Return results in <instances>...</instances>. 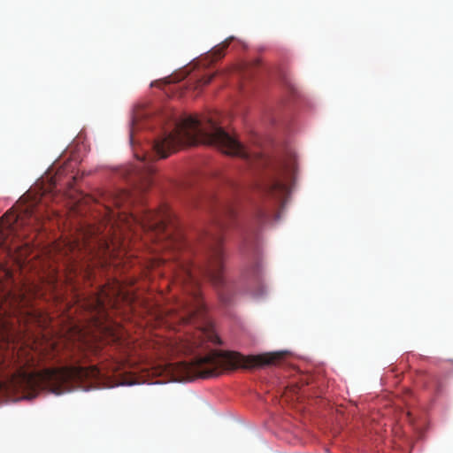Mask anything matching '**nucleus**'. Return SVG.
<instances>
[{"label": "nucleus", "mask_w": 453, "mask_h": 453, "mask_svg": "<svg viewBox=\"0 0 453 453\" xmlns=\"http://www.w3.org/2000/svg\"><path fill=\"white\" fill-rule=\"evenodd\" d=\"M233 39H234L233 37H229V38L226 39L224 42H222L220 44L216 46L211 50L212 57L215 59L221 58L224 56V54H225L224 52H225L226 49L229 46V44H230V42H232Z\"/></svg>", "instance_id": "nucleus-9"}, {"label": "nucleus", "mask_w": 453, "mask_h": 453, "mask_svg": "<svg viewBox=\"0 0 453 453\" xmlns=\"http://www.w3.org/2000/svg\"><path fill=\"white\" fill-rule=\"evenodd\" d=\"M204 206L211 215V224L204 233L209 252L206 265L199 269L217 288L220 301L225 304L231 303L232 288L224 278V252L222 250V233L235 217L233 202L214 196L204 200Z\"/></svg>", "instance_id": "nucleus-3"}, {"label": "nucleus", "mask_w": 453, "mask_h": 453, "mask_svg": "<svg viewBox=\"0 0 453 453\" xmlns=\"http://www.w3.org/2000/svg\"><path fill=\"white\" fill-rule=\"evenodd\" d=\"M213 77H214L213 73H211V74L206 73V74H203V75L200 76L199 78H197L196 80V86H195V88H200L202 87L206 86L207 84H209L211 81Z\"/></svg>", "instance_id": "nucleus-11"}, {"label": "nucleus", "mask_w": 453, "mask_h": 453, "mask_svg": "<svg viewBox=\"0 0 453 453\" xmlns=\"http://www.w3.org/2000/svg\"><path fill=\"white\" fill-rule=\"evenodd\" d=\"M150 175L152 174V170L150 169V173H149Z\"/></svg>", "instance_id": "nucleus-16"}, {"label": "nucleus", "mask_w": 453, "mask_h": 453, "mask_svg": "<svg viewBox=\"0 0 453 453\" xmlns=\"http://www.w3.org/2000/svg\"><path fill=\"white\" fill-rule=\"evenodd\" d=\"M243 249L244 250H248L250 249H253V250H257V234L255 233H251V234H247L244 237H243Z\"/></svg>", "instance_id": "nucleus-10"}, {"label": "nucleus", "mask_w": 453, "mask_h": 453, "mask_svg": "<svg viewBox=\"0 0 453 453\" xmlns=\"http://www.w3.org/2000/svg\"><path fill=\"white\" fill-rule=\"evenodd\" d=\"M284 352L265 353L256 356H242L234 351L211 350L205 356L196 357L190 362H180L173 367L175 380H192L195 378H210L226 370L257 368L278 364Z\"/></svg>", "instance_id": "nucleus-4"}, {"label": "nucleus", "mask_w": 453, "mask_h": 453, "mask_svg": "<svg viewBox=\"0 0 453 453\" xmlns=\"http://www.w3.org/2000/svg\"><path fill=\"white\" fill-rule=\"evenodd\" d=\"M196 144L213 145L227 155L244 159L250 157L243 144L220 127L216 112L176 120L171 132L154 142L153 150L159 157L165 158L181 146Z\"/></svg>", "instance_id": "nucleus-2"}, {"label": "nucleus", "mask_w": 453, "mask_h": 453, "mask_svg": "<svg viewBox=\"0 0 453 453\" xmlns=\"http://www.w3.org/2000/svg\"><path fill=\"white\" fill-rule=\"evenodd\" d=\"M151 184H152V180H151L150 176H148L147 179L145 180L144 183H142L141 185L140 188L142 191H145Z\"/></svg>", "instance_id": "nucleus-13"}, {"label": "nucleus", "mask_w": 453, "mask_h": 453, "mask_svg": "<svg viewBox=\"0 0 453 453\" xmlns=\"http://www.w3.org/2000/svg\"><path fill=\"white\" fill-rule=\"evenodd\" d=\"M296 170V160L294 156H291L284 164L280 173L276 175L270 176L264 184L262 188L263 192L274 199L275 202L273 206H268V210L264 208L258 209L256 215L257 224L262 225L270 222L273 219L277 217L275 213L276 206L282 202L284 196L287 195V182L294 179Z\"/></svg>", "instance_id": "nucleus-7"}, {"label": "nucleus", "mask_w": 453, "mask_h": 453, "mask_svg": "<svg viewBox=\"0 0 453 453\" xmlns=\"http://www.w3.org/2000/svg\"><path fill=\"white\" fill-rule=\"evenodd\" d=\"M201 344H202L201 340H196V339L192 340L191 346L189 347L190 351H194L196 349L199 348Z\"/></svg>", "instance_id": "nucleus-14"}, {"label": "nucleus", "mask_w": 453, "mask_h": 453, "mask_svg": "<svg viewBox=\"0 0 453 453\" xmlns=\"http://www.w3.org/2000/svg\"><path fill=\"white\" fill-rule=\"evenodd\" d=\"M260 272H261L260 265L257 262L253 265L250 273H251L252 277H254L255 280H258L259 276H260Z\"/></svg>", "instance_id": "nucleus-12"}, {"label": "nucleus", "mask_w": 453, "mask_h": 453, "mask_svg": "<svg viewBox=\"0 0 453 453\" xmlns=\"http://www.w3.org/2000/svg\"><path fill=\"white\" fill-rule=\"evenodd\" d=\"M126 299L127 296L123 293L120 284L115 282L112 286L100 288L86 305L87 309L91 311L103 313L108 307H115L119 300Z\"/></svg>", "instance_id": "nucleus-8"}, {"label": "nucleus", "mask_w": 453, "mask_h": 453, "mask_svg": "<svg viewBox=\"0 0 453 453\" xmlns=\"http://www.w3.org/2000/svg\"><path fill=\"white\" fill-rule=\"evenodd\" d=\"M104 208V217L97 225L82 227L74 239L65 241L63 253L70 263L75 264L82 253L104 258H115L126 253L122 235L126 231L140 228L159 243L161 250L173 252L187 247L179 230L175 214L166 204L157 211L142 208L129 211L134 197L125 189L102 190L95 198Z\"/></svg>", "instance_id": "nucleus-1"}, {"label": "nucleus", "mask_w": 453, "mask_h": 453, "mask_svg": "<svg viewBox=\"0 0 453 453\" xmlns=\"http://www.w3.org/2000/svg\"><path fill=\"white\" fill-rule=\"evenodd\" d=\"M44 219L42 197L23 196L16 205L7 211L0 220V269L7 257L19 252L20 246L14 240L25 236L20 229L25 226L38 224Z\"/></svg>", "instance_id": "nucleus-5"}, {"label": "nucleus", "mask_w": 453, "mask_h": 453, "mask_svg": "<svg viewBox=\"0 0 453 453\" xmlns=\"http://www.w3.org/2000/svg\"><path fill=\"white\" fill-rule=\"evenodd\" d=\"M25 245H26V250H30V247L28 246V243H26Z\"/></svg>", "instance_id": "nucleus-15"}, {"label": "nucleus", "mask_w": 453, "mask_h": 453, "mask_svg": "<svg viewBox=\"0 0 453 453\" xmlns=\"http://www.w3.org/2000/svg\"><path fill=\"white\" fill-rule=\"evenodd\" d=\"M173 270V283L180 285L187 291L193 300L196 303V306L183 305L182 311L174 312L171 319V323H179L180 325H194L198 338H205L208 341L221 344L219 337L214 333L210 325L199 322L200 317L203 316V306L199 301V281L196 276V272L188 263L177 261Z\"/></svg>", "instance_id": "nucleus-6"}]
</instances>
